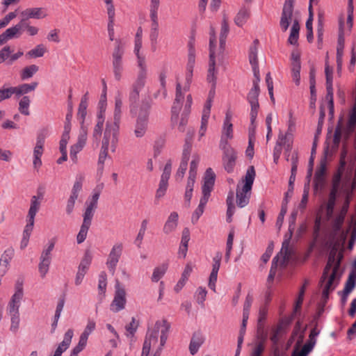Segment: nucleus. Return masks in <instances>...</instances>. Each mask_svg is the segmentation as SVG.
I'll list each match as a JSON object with an SVG mask.
<instances>
[{"label": "nucleus", "instance_id": "f257e3e1", "mask_svg": "<svg viewBox=\"0 0 356 356\" xmlns=\"http://www.w3.org/2000/svg\"><path fill=\"white\" fill-rule=\"evenodd\" d=\"M170 324L165 319L157 321L149 328L144 341L141 356H148L152 350V356H160L168 339Z\"/></svg>", "mask_w": 356, "mask_h": 356}, {"label": "nucleus", "instance_id": "f03ea898", "mask_svg": "<svg viewBox=\"0 0 356 356\" xmlns=\"http://www.w3.org/2000/svg\"><path fill=\"white\" fill-rule=\"evenodd\" d=\"M336 256V251L332 250L320 280L321 286L323 288V298L325 299L327 298L330 293L334 290L339 281V269L342 254H339L337 258Z\"/></svg>", "mask_w": 356, "mask_h": 356}, {"label": "nucleus", "instance_id": "7ed1b4c3", "mask_svg": "<svg viewBox=\"0 0 356 356\" xmlns=\"http://www.w3.org/2000/svg\"><path fill=\"white\" fill-rule=\"evenodd\" d=\"M15 292L13 295L8 305V310L10 316V330L13 333H16L19 327V309L20 306V302L23 298V282L22 280H18L15 284Z\"/></svg>", "mask_w": 356, "mask_h": 356}, {"label": "nucleus", "instance_id": "20e7f679", "mask_svg": "<svg viewBox=\"0 0 356 356\" xmlns=\"http://www.w3.org/2000/svg\"><path fill=\"white\" fill-rule=\"evenodd\" d=\"M215 179L216 175L213 170L211 168H207L203 177V184L202 186V196L200 199L197 208L193 213L192 217L193 222L194 220L197 221L200 216L203 213L204 207L208 202V200L211 196V193L213 189Z\"/></svg>", "mask_w": 356, "mask_h": 356}, {"label": "nucleus", "instance_id": "39448f33", "mask_svg": "<svg viewBox=\"0 0 356 356\" xmlns=\"http://www.w3.org/2000/svg\"><path fill=\"white\" fill-rule=\"evenodd\" d=\"M255 177V170L254 166H250L248 168L245 176V184L241 189L238 187L236 189V204L238 207L243 208L245 207L250 200V191Z\"/></svg>", "mask_w": 356, "mask_h": 356}, {"label": "nucleus", "instance_id": "423d86ee", "mask_svg": "<svg viewBox=\"0 0 356 356\" xmlns=\"http://www.w3.org/2000/svg\"><path fill=\"white\" fill-rule=\"evenodd\" d=\"M291 255L292 251L289 248V242L284 241L282 243L281 251L272 261L271 268L268 276V282H273L276 274L277 266L280 264V266H286Z\"/></svg>", "mask_w": 356, "mask_h": 356}, {"label": "nucleus", "instance_id": "0eeeda50", "mask_svg": "<svg viewBox=\"0 0 356 356\" xmlns=\"http://www.w3.org/2000/svg\"><path fill=\"white\" fill-rule=\"evenodd\" d=\"M216 43V38L215 31L211 27L210 30V39H209V63L207 73V81L211 83L212 88H216L217 70H216V56L214 47Z\"/></svg>", "mask_w": 356, "mask_h": 356}, {"label": "nucleus", "instance_id": "6e6552de", "mask_svg": "<svg viewBox=\"0 0 356 356\" xmlns=\"http://www.w3.org/2000/svg\"><path fill=\"white\" fill-rule=\"evenodd\" d=\"M118 134L119 124L107 122L102 140V145L104 148H110L114 152L118 143Z\"/></svg>", "mask_w": 356, "mask_h": 356}, {"label": "nucleus", "instance_id": "1a4fd4ad", "mask_svg": "<svg viewBox=\"0 0 356 356\" xmlns=\"http://www.w3.org/2000/svg\"><path fill=\"white\" fill-rule=\"evenodd\" d=\"M124 245L122 242H116L111 247L107 256L106 265L111 275L115 273L116 267L122 255Z\"/></svg>", "mask_w": 356, "mask_h": 356}, {"label": "nucleus", "instance_id": "9d476101", "mask_svg": "<svg viewBox=\"0 0 356 356\" xmlns=\"http://www.w3.org/2000/svg\"><path fill=\"white\" fill-rule=\"evenodd\" d=\"M116 46L112 53V67L115 79L120 81L124 70L122 56L124 49L119 41H117Z\"/></svg>", "mask_w": 356, "mask_h": 356}, {"label": "nucleus", "instance_id": "9b49d317", "mask_svg": "<svg viewBox=\"0 0 356 356\" xmlns=\"http://www.w3.org/2000/svg\"><path fill=\"white\" fill-rule=\"evenodd\" d=\"M259 77H254L253 80V86L248 94L247 99L250 104V118L252 121L257 119L259 104L258 102V97L259 95Z\"/></svg>", "mask_w": 356, "mask_h": 356}, {"label": "nucleus", "instance_id": "f8f14e48", "mask_svg": "<svg viewBox=\"0 0 356 356\" xmlns=\"http://www.w3.org/2000/svg\"><path fill=\"white\" fill-rule=\"evenodd\" d=\"M232 113L228 110L225 113V118L222 128L221 137L219 143L220 148H225L229 146L228 141L234 137L233 124L232 123Z\"/></svg>", "mask_w": 356, "mask_h": 356}, {"label": "nucleus", "instance_id": "ddd939ff", "mask_svg": "<svg viewBox=\"0 0 356 356\" xmlns=\"http://www.w3.org/2000/svg\"><path fill=\"white\" fill-rule=\"evenodd\" d=\"M171 171L172 161L171 160H168L164 166L159 184V188L156 192L155 198L156 200H160L165 195L168 187V180L170 177Z\"/></svg>", "mask_w": 356, "mask_h": 356}, {"label": "nucleus", "instance_id": "4468645a", "mask_svg": "<svg viewBox=\"0 0 356 356\" xmlns=\"http://www.w3.org/2000/svg\"><path fill=\"white\" fill-rule=\"evenodd\" d=\"M126 303V291L123 287L120 286L119 283H117L114 298L110 305V309L115 313L119 312L124 309Z\"/></svg>", "mask_w": 356, "mask_h": 356}, {"label": "nucleus", "instance_id": "2eb2a0df", "mask_svg": "<svg viewBox=\"0 0 356 356\" xmlns=\"http://www.w3.org/2000/svg\"><path fill=\"white\" fill-rule=\"evenodd\" d=\"M341 179V172H340L335 175L333 178L332 188L331 189L329 195V200L327 204V214L328 216H331L333 213L337 194L339 192L340 188Z\"/></svg>", "mask_w": 356, "mask_h": 356}, {"label": "nucleus", "instance_id": "dca6fc26", "mask_svg": "<svg viewBox=\"0 0 356 356\" xmlns=\"http://www.w3.org/2000/svg\"><path fill=\"white\" fill-rule=\"evenodd\" d=\"M148 113L146 111H141L134 127V133L136 138L143 137L147 130Z\"/></svg>", "mask_w": 356, "mask_h": 356}, {"label": "nucleus", "instance_id": "f3484780", "mask_svg": "<svg viewBox=\"0 0 356 356\" xmlns=\"http://www.w3.org/2000/svg\"><path fill=\"white\" fill-rule=\"evenodd\" d=\"M291 76L296 86L300 83V54L298 51H293L291 56Z\"/></svg>", "mask_w": 356, "mask_h": 356}, {"label": "nucleus", "instance_id": "a211bd4d", "mask_svg": "<svg viewBox=\"0 0 356 356\" xmlns=\"http://www.w3.org/2000/svg\"><path fill=\"white\" fill-rule=\"evenodd\" d=\"M87 140V129L83 125L81 127L79 134L78 136V140L76 143L73 145L71 147L70 149V158L74 161L76 162L77 159L76 154L83 149L84 145H86V142Z\"/></svg>", "mask_w": 356, "mask_h": 356}, {"label": "nucleus", "instance_id": "6ab92c4d", "mask_svg": "<svg viewBox=\"0 0 356 356\" xmlns=\"http://www.w3.org/2000/svg\"><path fill=\"white\" fill-rule=\"evenodd\" d=\"M223 150L222 161L224 163L225 169L231 172L233 170L236 159V152L230 146L225 148H220Z\"/></svg>", "mask_w": 356, "mask_h": 356}, {"label": "nucleus", "instance_id": "aec40b11", "mask_svg": "<svg viewBox=\"0 0 356 356\" xmlns=\"http://www.w3.org/2000/svg\"><path fill=\"white\" fill-rule=\"evenodd\" d=\"M44 137L42 133L38 134L37 142L33 150V166L35 169L42 165L41 156L44 152Z\"/></svg>", "mask_w": 356, "mask_h": 356}, {"label": "nucleus", "instance_id": "412c9836", "mask_svg": "<svg viewBox=\"0 0 356 356\" xmlns=\"http://www.w3.org/2000/svg\"><path fill=\"white\" fill-rule=\"evenodd\" d=\"M92 261V256L89 252H86L81 261V263L79 266L78 271L75 278V284L79 285L89 268V266Z\"/></svg>", "mask_w": 356, "mask_h": 356}, {"label": "nucleus", "instance_id": "4be33fe9", "mask_svg": "<svg viewBox=\"0 0 356 356\" xmlns=\"http://www.w3.org/2000/svg\"><path fill=\"white\" fill-rule=\"evenodd\" d=\"M70 126L66 125L65 127V130L63 133L62 138L60 141L59 149H60V151L62 155L57 160V163H58V164H61L63 162L65 161L67 159L66 146H67V142L70 139Z\"/></svg>", "mask_w": 356, "mask_h": 356}, {"label": "nucleus", "instance_id": "5701e85b", "mask_svg": "<svg viewBox=\"0 0 356 356\" xmlns=\"http://www.w3.org/2000/svg\"><path fill=\"white\" fill-rule=\"evenodd\" d=\"M267 334L266 333L260 334L257 336V340L254 342L250 356H262L265 348Z\"/></svg>", "mask_w": 356, "mask_h": 356}, {"label": "nucleus", "instance_id": "b1692460", "mask_svg": "<svg viewBox=\"0 0 356 356\" xmlns=\"http://www.w3.org/2000/svg\"><path fill=\"white\" fill-rule=\"evenodd\" d=\"M184 100V94L181 92V86L179 83H177L176 86V96L173 106L172 107V120H174L177 118L178 113L180 111L181 106Z\"/></svg>", "mask_w": 356, "mask_h": 356}, {"label": "nucleus", "instance_id": "393cba45", "mask_svg": "<svg viewBox=\"0 0 356 356\" xmlns=\"http://www.w3.org/2000/svg\"><path fill=\"white\" fill-rule=\"evenodd\" d=\"M145 81L146 80L144 79H136V81L134 83L129 92V102L131 105L136 104L138 101L140 91L145 86Z\"/></svg>", "mask_w": 356, "mask_h": 356}, {"label": "nucleus", "instance_id": "a878e982", "mask_svg": "<svg viewBox=\"0 0 356 356\" xmlns=\"http://www.w3.org/2000/svg\"><path fill=\"white\" fill-rule=\"evenodd\" d=\"M293 14L292 5L285 3L283 8L282 17L280 19V27L283 31H286L290 24Z\"/></svg>", "mask_w": 356, "mask_h": 356}, {"label": "nucleus", "instance_id": "bb28decb", "mask_svg": "<svg viewBox=\"0 0 356 356\" xmlns=\"http://www.w3.org/2000/svg\"><path fill=\"white\" fill-rule=\"evenodd\" d=\"M178 218L179 216L177 212L173 211L170 214L163 228L164 234H169L176 229Z\"/></svg>", "mask_w": 356, "mask_h": 356}, {"label": "nucleus", "instance_id": "cd10ccee", "mask_svg": "<svg viewBox=\"0 0 356 356\" xmlns=\"http://www.w3.org/2000/svg\"><path fill=\"white\" fill-rule=\"evenodd\" d=\"M204 341V337L200 332H195L193 334L189 344V350L191 355H194L196 354L203 344Z\"/></svg>", "mask_w": 356, "mask_h": 356}, {"label": "nucleus", "instance_id": "c85d7f7f", "mask_svg": "<svg viewBox=\"0 0 356 356\" xmlns=\"http://www.w3.org/2000/svg\"><path fill=\"white\" fill-rule=\"evenodd\" d=\"M74 335L72 330L69 329L65 334L63 341L59 344L53 356H61L62 353L69 347Z\"/></svg>", "mask_w": 356, "mask_h": 356}, {"label": "nucleus", "instance_id": "c756f323", "mask_svg": "<svg viewBox=\"0 0 356 356\" xmlns=\"http://www.w3.org/2000/svg\"><path fill=\"white\" fill-rule=\"evenodd\" d=\"M249 61L252 68L254 76L259 77V70L257 59V49L255 46H252L250 49Z\"/></svg>", "mask_w": 356, "mask_h": 356}, {"label": "nucleus", "instance_id": "7c9ffc66", "mask_svg": "<svg viewBox=\"0 0 356 356\" xmlns=\"http://www.w3.org/2000/svg\"><path fill=\"white\" fill-rule=\"evenodd\" d=\"M42 14V8H27L21 12L22 20L20 22L26 23V20L31 18L39 19Z\"/></svg>", "mask_w": 356, "mask_h": 356}, {"label": "nucleus", "instance_id": "2f4dec72", "mask_svg": "<svg viewBox=\"0 0 356 356\" xmlns=\"http://www.w3.org/2000/svg\"><path fill=\"white\" fill-rule=\"evenodd\" d=\"M88 102V92H87L82 97L79 106L77 118L83 124L87 114V107Z\"/></svg>", "mask_w": 356, "mask_h": 356}, {"label": "nucleus", "instance_id": "473e14b6", "mask_svg": "<svg viewBox=\"0 0 356 356\" xmlns=\"http://www.w3.org/2000/svg\"><path fill=\"white\" fill-rule=\"evenodd\" d=\"M195 65V55L192 51H190L188 54V63L186 67V81L187 85L184 86V90L185 91L188 90L189 88V83L191 81L192 76H193V70Z\"/></svg>", "mask_w": 356, "mask_h": 356}, {"label": "nucleus", "instance_id": "72a5a7b5", "mask_svg": "<svg viewBox=\"0 0 356 356\" xmlns=\"http://www.w3.org/2000/svg\"><path fill=\"white\" fill-rule=\"evenodd\" d=\"M13 255V250L8 249L4 252L0 260V275L3 276L6 272L7 266Z\"/></svg>", "mask_w": 356, "mask_h": 356}, {"label": "nucleus", "instance_id": "f704fd0d", "mask_svg": "<svg viewBox=\"0 0 356 356\" xmlns=\"http://www.w3.org/2000/svg\"><path fill=\"white\" fill-rule=\"evenodd\" d=\"M37 83L33 82L30 84L24 83L17 87H11L13 93L17 95H22L24 94H26L30 91L35 90L37 86Z\"/></svg>", "mask_w": 356, "mask_h": 356}, {"label": "nucleus", "instance_id": "c9c22d12", "mask_svg": "<svg viewBox=\"0 0 356 356\" xmlns=\"http://www.w3.org/2000/svg\"><path fill=\"white\" fill-rule=\"evenodd\" d=\"M250 17V10L241 8L234 18V22L238 26H243Z\"/></svg>", "mask_w": 356, "mask_h": 356}, {"label": "nucleus", "instance_id": "e433bc0d", "mask_svg": "<svg viewBox=\"0 0 356 356\" xmlns=\"http://www.w3.org/2000/svg\"><path fill=\"white\" fill-rule=\"evenodd\" d=\"M137 56V63L139 67L137 79L146 80L147 78V67L145 64V58L140 54H136Z\"/></svg>", "mask_w": 356, "mask_h": 356}, {"label": "nucleus", "instance_id": "4c0bfd02", "mask_svg": "<svg viewBox=\"0 0 356 356\" xmlns=\"http://www.w3.org/2000/svg\"><path fill=\"white\" fill-rule=\"evenodd\" d=\"M105 117L102 115H97V123L94 127L92 136L96 140H99L102 134Z\"/></svg>", "mask_w": 356, "mask_h": 356}, {"label": "nucleus", "instance_id": "58836bf2", "mask_svg": "<svg viewBox=\"0 0 356 356\" xmlns=\"http://www.w3.org/2000/svg\"><path fill=\"white\" fill-rule=\"evenodd\" d=\"M38 199H42V194L39 193L38 196H33L31 200V207L28 213V218H31L32 220L34 219L35 216L40 207V202L38 201Z\"/></svg>", "mask_w": 356, "mask_h": 356}, {"label": "nucleus", "instance_id": "ea45409f", "mask_svg": "<svg viewBox=\"0 0 356 356\" xmlns=\"http://www.w3.org/2000/svg\"><path fill=\"white\" fill-rule=\"evenodd\" d=\"M226 202L227 205V220L230 222L232 221V216L234 213L235 209V206L234 204V193L232 191L229 193Z\"/></svg>", "mask_w": 356, "mask_h": 356}, {"label": "nucleus", "instance_id": "a19ab883", "mask_svg": "<svg viewBox=\"0 0 356 356\" xmlns=\"http://www.w3.org/2000/svg\"><path fill=\"white\" fill-rule=\"evenodd\" d=\"M168 269V264H163L159 266L156 267L154 269L152 275V281L154 282H157L165 273Z\"/></svg>", "mask_w": 356, "mask_h": 356}, {"label": "nucleus", "instance_id": "79ce46f5", "mask_svg": "<svg viewBox=\"0 0 356 356\" xmlns=\"http://www.w3.org/2000/svg\"><path fill=\"white\" fill-rule=\"evenodd\" d=\"M84 175L83 174H78L76 176V180L72 189L71 195L78 197L79 193L82 189L83 182L84 181Z\"/></svg>", "mask_w": 356, "mask_h": 356}, {"label": "nucleus", "instance_id": "37998d69", "mask_svg": "<svg viewBox=\"0 0 356 356\" xmlns=\"http://www.w3.org/2000/svg\"><path fill=\"white\" fill-rule=\"evenodd\" d=\"M275 145H279L281 148H282V146H286V150H290L291 147V140L289 137V134H286L284 135L280 132Z\"/></svg>", "mask_w": 356, "mask_h": 356}, {"label": "nucleus", "instance_id": "c03bdc74", "mask_svg": "<svg viewBox=\"0 0 356 356\" xmlns=\"http://www.w3.org/2000/svg\"><path fill=\"white\" fill-rule=\"evenodd\" d=\"M207 294V291L206 290V289L204 287H202V286H199L197 289V290L194 294V297H195L197 302L202 307H204V301L206 300Z\"/></svg>", "mask_w": 356, "mask_h": 356}, {"label": "nucleus", "instance_id": "a18cd8bd", "mask_svg": "<svg viewBox=\"0 0 356 356\" xmlns=\"http://www.w3.org/2000/svg\"><path fill=\"white\" fill-rule=\"evenodd\" d=\"M229 33V25L227 20L225 17H223V20L221 24V31L220 35V46L222 48L225 44V40Z\"/></svg>", "mask_w": 356, "mask_h": 356}, {"label": "nucleus", "instance_id": "49530a36", "mask_svg": "<svg viewBox=\"0 0 356 356\" xmlns=\"http://www.w3.org/2000/svg\"><path fill=\"white\" fill-rule=\"evenodd\" d=\"M63 307H64V300L63 299H60L58 304H57V306H56V312H55V315H54V320H53V323L51 324V332H54L56 328V326H57V324H58V319L60 316V314H61V312L63 309Z\"/></svg>", "mask_w": 356, "mask_h": 356}, {"label": "nucleus", "instance_id": "de8ad7c7", "mask_svg": "<svg viewBox=\"0 0 356 356\" xmlns=\"http://www.w3.org/2000/svg\"><path fill=\"white\" fill-rule=\"evenodd\" d=\"M26 25V23L19 22L16 24L15 26L8 29L4 34L6 36L7 39H11L17 35V33H19L22 29L24 28V26Z\"/></svg>", "mask_w": 356, "mask_h": 356}, {"label": "nucleus", "instance_id": "09e8293b", "mask_svg": "<svg viewBox=\"0 0 356 356\" xmlns=\"http://www.w3.org/2000/svg\"><path fill=\"white\" fill-rule=\"evenodd\" d=\"M193 139V134H190L188 132L187 134V136L185 140V144L184 146L183 153H182V159H186L188 161L189 156L191 149V143Z\"/></svg>", "mask_w": 356, "mask_h": 356}, {"label": "nucleus", "instance_id": "8fccbe9b", "mask_svg": "<svg viewBox=\"0 0 356 356\" xmlns=\"http://www.w3.org/2000/svg\"><path fill=\"white\" fill-rule=\"evenodd\" d=\"M122 101L120 97H115V110H114V122L115 123H120L122 113Z\"/></svg>", "mask_w": 356, "mask_h": 356}, {"label": "nucleus", "instance_id": "3c124183", "mask_svg": "<svg viewBox=\"0 0 356 356\" xmlns=\"http://www.w3.org/2000/svg\"><path fill=\"white\" fill-rule=\"evenodd\" d=\"M38 67L35 65H31L24 68L20 73V76L22 80H26L33 76V75L38 72Z\"/></svg>", "mask_w": 356, "mask_h": 356}, {"label": "nucleus", "instance_id": "603ef678", "mask_svg": "<svg viewBox=\"0 0 356 356\" xmlns=\"http://www.w3.org/2000/svg\"><path fill=\"white\" fill-rule=\"evenodd\" d=\"M344 48V38L342 35H340L338 39V44L337 49V62L339 67L342 63L343 51Z\"/></svg>", "mask_w": 356, "mask_h": 356}, {"label": "nucleus", "instance_id": "864d4df0", "mask_svg": "<svg viewBox=\"0 0 356 356\" xmlns=\"http://www.w3.org/2000/svg\"><path fill=\"white\" fill-rule=\"evenodd\" d=\"M345 216L339 213L332 220V228L334 234H337L339 231H340L343 222H344Z\"/></svg>", "mask_w": 356, "mask_h": 356}, {"label": "nucleus", "instance_id": "5fc2aeb1", "mask_svg": "<svg viewBox=\"0 0 356 356\" xmlns=\"http://www.w3.org/2000/svg\"><path fill=\"white\" fill-rule=\"evenodd\" d=\"M291 174L290 176V186L292 187V184H294L296 180V175L298 168V156L297 154H293L291 157Z\"/></svg>", "mask_w": 356, "mask_h": 356}, {"label": "nucleus", "instance_id": "6e6d98bb", "mask_svg": "<svg viewBox=\"0 0 356 356\" xmlns=\"http://www.w3.org/2000/svg\"><path fill=\"white\" fill-rule=\"evenodd\" d=\"M288 200H283L280 213L277 218L276 226L280 229L283 223L284 217L287 211Z\"/></svg>", "mask_w": 356, "mask_h": 356}, {"label": "nucleus", "instance_id": "4d7b16f0", "mask_svg": "<svg viewBox=\"0 0 356 356\" xmlns=\"http://www.w3.org/2000/svg\"><path fill=\"white\" fill-rule=\"evenodd\" d=\"M107 286V275L105 272H102L99 275L98 290L99 294H104Z\"/></svg>", "mask_w": 356, "mask_h": 356}, {"label": "nucleus", "instance_id": "13d9d810", "mask_svg": "<svg viewBox=\"0 0 356 356\" xmlns=\"http://www.w3.org/2000/svg\"><path fill=\"white\" fill-rule=\"evenodd\" d=\"M187 165H188V161L186 159L185 160L182 159L180 163L179 167L176 172V175H175V179L177 181H181L183 179V177L185 175L186 170L187 169Z\"/></svg>", "mask_w": 356, "mask_h": 356}, {"label": "nucleus", "instance_id": "bf43d9fd", "mask_svg": "<svg viewBox=\"0 0 356 356\" xmlns=\"http://www.w3.org/2000/svg\"><path fill=\"white\" fill-rule=\"evenodd\" d=\"M282 331V326L280 325L273 329L270 339L273 345L276 346L279 343Z\"/></svg>", "mask_w": 356, "mask_h": 356}, {"label": "nucleus", "instance_id": "052dcab7", "mask_svg": "<svg viewBox=\"0 0 356 356\" xmlns=\"http://www.w3.org/2000/svg\"><path fill=\"white\" fill-rule=\"evenodd\" d=\"M29 98L26 96L23 97L22 99L20 100L19 110L22 114L26 115H29Z\"/></svg>", "mask_w": 356, "mask_h": 356}, {"label": "nucleus", "instance_id": "680f3d73", "mask_svg": "<svg viewBox=\"0 0 356 356\" xmlns=\"http://www.w3.org/2000/svg\"><path fill=\"white\" fill-rule=\"evenodd\" d=\"M200 157L199 155L195 154L193 156V159H192V161L191 162V165H190V170H189L190 176L193 175V176L196 177L197 168V165L200 163Z\"/></svg>", "mask_w": 356, "mask_h": 356}, {"label": "nucleus", "instance_id": "e2e57ef3", "mask_svg": "<svg viewBox=\"0 0 356 356\" xmlns=\"http://www.w3.org/2000/svg\"><path fill=\"white\" fill-rule=\"evenodd\" d=\"M326 90L327 95L325 96V99L328 102L330 113L332 115L334 112L333 87H330V88H326Z\"/></svg>", "mask_w": 356, "mask_h": 356}, {"label": "nucleus", "instance_id": "0e129e2a", "mask_svg": "<svg viewBox=\"0 0 356 356\" xmlns=\"http://www.w3.org/2000/svg\"><path fill=\"white\" fill-rule=\"evenodd\" d=\"M160 6V0H150L149 17H158V10Z\"/></svg>", "mask_w": 356, "mask_h": 356}, {"label": "nucleus", "instance_id": "69168bd1", "mask_svg": "<svg viewBox=\"0 0 356 356\" xmlns=\"http://www.w3.org/2000/svg\"><path fill=\"white\" fill-rule=\"evenodd\" d=\"M222 259V254L220 252L216 253L214 257L213 258V265H212V273H218L220 261Z\"/></svg>", "mask_w": 356, "mask_h": 356}, {"label": "nucleus", "instance_id": "338daca9", "mask_svg": "<svg viewBox=\"0 0 356 356\" xmlns=\"http://www.w3.org/2000/svg\"><path fill=\"white\" fill-rule=\"evenodd\" d=\"M90 226L83 225L81 227L80 231L77 235L76 240L78 243H81L83 242L86 238L88 231L89 229Z\"/></svg>", "mask_w": 356, "mask_h": 356}, {"label": "nucleus", "instance_id": "774afa93", "mask_svg": "<svg viewBox=\"0 0 356 356\" xmlns=\"http://www.w3.org/2000/svg\"><path fill=\"white\" fill-rule=\"evenodd\" d=\"M355 286V282L353 275H350L344 287L343 293L344 295H348L354 289Z\"/></svg>", "mask_w": 356, "mask_h": 356}]
</instances>
